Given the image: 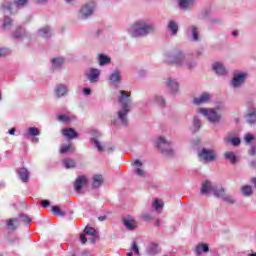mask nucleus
Here are the masks:
<instances>
[{
  "mask_svg": "<svg viewBox=\"0 0 256 256\" xmlns=\"http://www.w3.org/2000/svg\"><path fill=\"white\" fill-rule=\"evenodd\" d=\"M118 102L120 103L121 109L117 112V118L124 127H127L129 125V118L127 116L131 113V107L133 106L131 93L121 90Z\"/></svg>",
  "mask_w": 256,
  "mask_h": 256,
  "instance_id": "obj_2",
  "label": "nucleus"
},
{
  "mask_svg": "<svg viewBox=\"0 0 256 256\" xmlns=\"http://www.w3.org/2000/svg\"><path fill=\"white\" fill-rule=\"evenodd\" d=\"M106 149H107L108 153H111V151H113L114 147L112 146V147L106 148Z\"/></svg>",
  "mask_w": 256,
  "mask_h": 256,
  "instance_id": "obj_62",
  "label": "nucleus"
},
{
  "mask_svg": "<svg viewBox=\"0 0 256 256\" xmlns=\"http://www.w3.org/2000/svg\"><path fill=\"white\" fill-rule=\"evenodd\" d=\"M241 190L243 195H245L246 197L253 195V189L251 188V186H243Z\"/></svg>",
  "mask_w": 256,
  "mask_h": 256,
  "instance_id": "obj_41",
  "label": "nucleus"
},
{
  "mask_svg": "<svg viewBox=\"0 0 256 256\" xmlns=\"http://www.w3.org/2000/svg\"><path fill=\"white\" fill-rule=\"evenodd\" d=\"M155 103H157V105H160V107H165V99L163 98V96H156Z\"/></svg>",
  "mask_w": 256,
  "mask_h": 256,
  "instance_id": "obj_48",
  "label": "nucleus"
},
{
  "mask_svg": "<svg viewBox=\"0 0 256 256\" xmlns=\"http://www.w3.org/2000/svg\"><path fill=\"white\" fill-rule=\"evenodd\" d=\"M80 241L83 245H85V243H87V237L85 236V234L80 235Z\"/></svg>",
  "mask_w": 256,
  "mask_h": 256,
  "instance_id": "obj_55",
  "label": "nucleus"
},
{
  "mask_svg": "<svg viewBox=\"0 0 256 256\" xmlns=\"http://www.w3.org/2000/svg\"><path fill=\"white\" fill-rule=\"evenodd\" d=\"M27 5V0H16L14 3L11 2H4L2 4V11L5 13L9 11L12 15L20 8Z\"/></svg>",
  "mask_w": 256,
  "mask_h": 256,
  "instance_id": "obj_7",
  "label": "nucleus"
},
{
  "mask_svg": "<svg viewBox=\"0 0 256 256\" xmlns=\"http://www.w3.org/2000/svg\"><path fill=\"white\" fill-rule=\"evenodd\" d=\"M109 80L113 85H116V83H121V71L115 70L110 76Z\"/></svg>",
  "mask_w": 256,
  "mask_h": 256,
  "instance_id": "obj_20",
  "label": "nucleus"
},
{
  "mask_svg": "<svg viewBox=\"0 0 256 256\" xmlns=\"http://www.w3.org/2000/svg\"><path fill=\"white\" fill-rule=\"evenodd\" d=\"M123 224L128 229V231H135L137 229V221L133 217L127 216L123 219Z\"/></svg>",
  "mask_w": 256,
  "mask_h": 256,
  "instance_id": "obj_13",
  "label": "nucleus"
},
{
  "mask_svg": "<svg viewBox=\"0 0 256 256\" xmlns=\"http://www.w3.org/2000/svg\"><path fill=\"white\" fill-rule=\"evenodd\" d=\"M224 158L226 161H229L232 165H235L237 163V155H235V152H225Z\"/></svg>",
  "mask_w": 256,
  "mask_h": 256,
  "instance_id": "obj_28",
  "label": "nucleus"
},
{
  "mask_svg": "<svg viewBox=\"0 0 256 256\" xmlns=\"http://www.w3.org/2000/svg\"><path fill=\"white\" fill-rule=\"evenodd\" d=\"M58 121H61L62 123H69L71 121V118L65 114L57 116Z\"/></svg>",
  "mask_w": 256,
  "mask_h": 256,
  "instance_id": "obj_47",
  "label": "nucleus"
},
{
  "mask_svg": "<svg viewBox=\"0 0 256 256\" xmlns=\"http://www.w3.org/2000/svg\"><path fill=\"white\" fill-rule=\"evenodd\" d=\"M2 27L5 31H7V29H11L13 27V20H11V18L5 16Z\"/></svg>",
  "mask_w": 256,
  "mask_h": 256,
  "instance_id": "obj_34",
  "label": "nucleus"
},
{
  "mask_svg": "<svg viewBox=\"0 0 256 256\" xmlns=\"http://www.w3.org/2000/svg\"><path fill=\"white\" fill-rule=\"evenodd\" d=\"M91 141H92V144H94V147L98 149V151H103V146H101V143L99 142V140L93 138Z\"/></svg>",
  "mask_w": 256,
  "mask_h": 256,
  "instance_id": "obj_50",
  "label": "nucleus"
},
{
  "mask_svg": "<svg viewBox=\"0 0 256 256\" xmlns=\"http://www.w3.org/2000/svg\"><path fill=\"white\" fill-rule=\"evenodd\" d=\"M69 151H75V148H73L71 145L63 144L60 149V153L63 155L65 153H69Z\"/></svg>",
  "mask_w": 256,
  "mask_h": 256,
  "instance_id": "obj_40",
  "label": "nucleus"
},
{
  "mask_svg": "<svg viewBox=\"0 0 256 256\" xmlns=\"http://www.w3.org/2000/svg\"><path fill=\"white\" fill-rule=\"evenodd\" d=\"M25 35V29L23 28H17V30L14 32L13 37L15 39H21Z\"/></svg>",
  "mask_w": 256,
  "mask_h": 256,
  "instance_id": "obj_42",
  "label": "nucleus"
},
{
  "mask_svg": "<svg viewBox=\"0 0 256 256\" xmlns=\"http://www.w3.org/2000/svg\"><path fill=\"white\" fill-rule=\"evenodd\" d=\"M131 250L134 251L136 255H139V246H137V242H132Z\"/></svg>",
  "mask_w": 256,
  "mask_h": 256,
  "instance_id": "obj_51",
  "label": "nucleus"
},
{
  "mask_svg": "<svg viewBox=\"0 0 256 256\" xmlns=\"http://www.w3.org/2000/svg\"><path fill=\"white\" fill-rule=\"evenodd\" d=\"M225 143H232L234 147H237L241 144V140L239 138H225Z\"/></svg>",
  "mask_w": 256,
  "mask_h": 256,
  "instance_id": "obj_43",
  "label": "nucleus"
},
{
  "mask_svg": "<svg viewBox=\"0 0 256 256\" xmlns=\"http://www.w3.org/2000/svg\"><path fill=\"white\" fill-rule=\"evenodd\" d=\"M157 148L163 155H168L171 157V155H174L175 151H173V148L171 147V142L167 141L164 137H159L156 142Z\"/></svg>",
  "mask_w": 256,
  "mask_h": 256,
  "instance_id": "obj_5",
  "label": "nucleus"
},
{
  "mask_svg": "<svg viewBox=\"0 0 256 256\" xmlns=\"http://www.w3.org/2000/svg\"><path fill=\"white\" fill-rule=\"evenodd\" d=\"M198 157L201 161H204V163H212L217 159V151L214 149L203 148L198 152Z\"/></svg>",
  "mask_w": 256,
  "mask_h": 256,
  "instance_id": "obj_6",
  "label": "nucleus"
},
{
  "mask_svg": "<svg viewBox=\"0 0 256 256\" xmlns=\"http://www.w3.org/2000/svg\"><path fill=\"white\" fill-rule=\"evenodd\" d=\"M95 11V2H90L85 4L81 10L79 11V19H87V17H91Z\"/></svg>",
  "mask_w": 256,
  "mask_h": 256,
  "instance_id": "obj_8",
  "label": "nucleus"
},
{
  "mask_svg": "<svg viewBox=\"0 0 256 256\" xmlns=\"http://www.w3.org/2000/svg\"><path fill=\"white\" fill-rule=\"evenodd\" d=\"M255 138L253 137V135H251V134H247L246 136H245V141H246V143H251V141H253Z\"/></svg>",
  "mask_w": 256,
  "mask_h": 256,
  "instance_id": "obj_53",
  "label": "nucleus"
},
{
  "mask_svg": "<svg viewBox=\"0 0 256 256\" xmlns=\"http://www.w3.org/2000/svg\"><path fill=\"white\" fill-rule=\"evenodd\" d=\"M100 185H103V176L96 174L92 177V188L98 189Z\"/></svg>",
  "mask_w": 256,
  "mask_h": 256,
  "instance_id": "obj_21",
  "label": "nucleus"
},
{
  "mask_svg": "<svg viewBox=\"0 0 256 256\" xmlns=\"http://www.w3.org/2000/svg\"><path fill=\"white\" fill-rule=\"evenodd\" d=\"M9 135H15V128H12L8 131Z\"/></svg>",
  "mask_w": 256,
  "mask_h": 256,
  "instance_id": "obj_58",
  "label": "nucleus"
},
{
  "mask_svg": "<svg viewBox=\"0 0 256 256\" xmlns=\"http://www.w3.org/2000/svg\"><path fill=\"white\" fill-rule=\"evenodd\" d=\"M87 185V177L85 176H80L76 179L74 183V189L76 193H81V189Z\"/></svg>",
  "mask_w": 256,
  "mask_h": 256,
  "instance_id": "obj_15",
  "label": "nucleus"
},
{
  "mask_svg": "<svg viewBox=\"0 0 256 256\" xmlns=\"http://www.w3.org/2000/svg\"><path fill=\"white\" fill-rule=\"evenodd\" d=\"M56 97H65L67 95V86L60 84L55 89Z\"/></svg>",
  "mask_w": 256,
  "mask_h": 256,
  "instance_id": "obj_24",
  "label": "nucleus"
},
{
  "mask_svg": "<svg viewBox=\"0 0 256 256\" xmlns=\"http://www.w3.org/2000/svg\"><path fill=\"white\" fill-rule=\"evenodd\" d=\"M38 35L39 37H43L44 39H49V37H51L52 35L51 28L49 26L41 28L40 30H38Z\"/></svg>",
  "mask_w": 256,
  "mask_h": 256,
  "instance_id": "obj_23",
  "label": "nucleus"
},
{
  "mask_svg": "<svg viewBox=\"0 0 256 256\" xmlns=\"http://www.w3.org/2000/svg\"><path fill=\"white\" fill-rule=\"evenodd\" d=\"M7 55H11V50L8 48H0V57H7Z\"/></svg>",
  "mask_w": 256,
  "mask_h": 256,
  "instance_id": "obj_49",
  "label": "nucleus"
},
{
  "mask_svg": "<svg viewBox=\"0 0 256 256\" xmlns=\"http://www.w3.org/2000/svg\"><path fill=\"white\" fill-rule=\"evenodd\" d=\"M245 117H246V120L248 123L253 124V123H256V109L255 107H250L246 114H245Z\"/></svg>",
  "mask_w": 256,
  "mask_h": 256,
  "instance_id": "obj_16",
  "label": "nucleus"
},
{
  "mask_svg": "<svg viewBox=\"0 0 256 256\" xmlns=\"http://www.w3.org/2000/svg\"><path fill=\"white\" fill-rule=\"evenodd\" d=\"M195 0H179L180 9H191Z\"/></svg>",
  "mask_w": 256,
  "mask_h": 256,
  "instance_id": "obj_30",
  "label": "nucleus"
},
{
  "mask_svg": "<svg viewBox=\"0 0 256 256\" xmlns=\"http://www.w3.org/2000/svg\"><path fill=\"white\" fill-rule=\"evenodd\" d=\"M98 219H99V221H106L107 220V216H100Z\"/></svg>",
  "mask_w": 256,
  "mask_h": 256,
  "instance_id": "obj_60",
  "label": "nucleus"
},
{
  "mask_svg": "<svg viewBox=\"0 0 256 256\" xmlns=\"http://www.w3.org/2000/svg\"><path fill=\"white\" fill-rule=\"evenodd\" d=\"M153 31H155V25L145 20L135 22L128 29V33L131 37H145L149 35V33H153Z\"/></svg>",
  "mask_w": 256,
  "mask_h": 256,
  "instance_id": "obj_3",
  "label": "nucleus"
},
{
  "mask_svg": "<svg viewBox=\"0 0 256 256\" xmlns=\"http://www.w3.org/2000/svg\"><path fill=\"white\" fill-rule=\"evenodd\" d=\"M161 250L159 249V245L156 243H151L148 247V253L150 255H157Z\"/></svg>",
  "mask_w": 256,
  "mask_h": 256,
  "instance_id": "obj_33",
  "label": "nucleus"
},
{
  "mask_svg": "<svg viewBox=\"0 0 256 256\" xmlns=\"http://www.w3.org/2000/svg\"><path fill=\"white\" fill-rule=\"evenodd\" d=\"M213 96L209 92H204L200 96L195 97L193 99L194 105H205V103H209Z\"/></svg>",
  "mask_w": 256,
  "mask_h": 256,
  "instance_id": "obj_11",
  "label": "nucleus"
},
{
  "mask_svg": "<svg viewBox=\"0 0 256 256\" xmlns=\"http://www.w3.org/2000/svg\"><path fill=\"white\" fill-rule=\"evenodd\" d=\"M219 109H225V106L216 107V108H203L200 107L196 110V113L199 115H202L209 121V123H213L214 125H217L218 123H221V120L223 119V114L219 112Z\"/></svg>",
  "mask_w": 256,
  "mask_h": 256,
  "instance_id": "obj_4",
  "label": "nucleus"
},
{
  "mask_svg": "<svg viewBox=\"0 0 256 256\" xmlns=\"http://www.w3.org/2000/svg\"><path fill=\"white\" fill-rule=\"evenodd\" d=\"M168 29L171 31L172 35H177V31H179V26L176 21L170 20L168 23Z\"/></svg>",
  "mask_w": 256,
  "mask_h": 256,
  "instance_id": "obj_32",
  "label": "nucleus"
},
{
  "mask_svg": "<svg viewBox=\"0 0 256 256\" xmlns=\"http://www.w3.org/2000/svg\"><path fill=\"white\" fill-rule=\"evenodd\" d=\"M27 135H30L31 137H37V135H39V128L37 127L28 128Z\"/></svg>",
  "mask_w": 256,
  "mask_h": 256,
  "instance_id": "obj_44",
  "label": "nucleus"
},
{
  "mask_svg": "<svg viewBox=\"0 0 256 256\" xmlns=\"http://www.w3.org/2000/svg\"><path fill=\"white\" fill-rule=\"evenodd\" d=\"M65 63V59L63 58H54L52 59V67L54 69H58V67H61Z\"/></svg>",
  "mask_w": 256,
  "mask_h": 256,
  "instance_id": "obj_36",
  "label": "nucleus"
},
{
  "mask_svg": "<svg viewBox=\"0 0 256 256\" xmlns=\"http://www.w3.org/2000/svg\"><path fill=\"white\" fill-rule=\"evenodd\" d=\"M222 200L225 201V203H229V205H233L235 203V200L233 199V197L227 194H224L222 196Z\"/></svg>",
  "mask_w": 256,
  "mask_h": 256,
  "instance_id": "obj_46",
  "label": "nucleus"
},
{
  "mask_svg": "<svg viewBox=\"0 0 256 256\" xmlns=\"http://www.w3.org/2000/svg\"><path fill=\"white\" fill-rule=\"evenodd\" d=\"M49 205H51V202H49V200H42V207H44V209H47Z\"/></svg>",
  "mask_w": 256,
  "mask_h": 256,
  "instance_id": "obj_54",
  "label": "nucleus"
},
{
  "mask_svg": "<svg viewBox=\"0 0 256 256\" xmlns=\"http://www.w3.org/2000/svg\"><path fill=\"white\" fill-rule=\"evenodd\" d=\"M164 205L163 200L159 198H156L152 203V207L157 211V213H161V209H163Z\"/></svg>",
  "mask_w": 256,
  "mask_h": 256,
  "instance_id": "obj_27",
  "label": "nucleus"
},
{
  "mask_svg": "<svg viewBox=\"0 0 256 256\" xmlns=\"http://www.w3.org/2000/svg\"><path fill=\"white\" fill-rule=\"evenodd\" d=\"M167 87H169L172 93H177L179 91V83H177L175 80L169 79L167 81Z\"/></svg>",
  "mask_w": 256,
  "mask_h": 256,
  "instance_id": "obj_29",
  "label": "nucleus"
},
{
  "mask_svg": "<svg viewBox=\"0 0 256 256\" xmlns=\"http://www.w3.org/2000/svg\"><path fill=\"white\" fill-rule=\"evenodd\" d=\"M132 165L134 166V173L137 177H147V172H145V168L143 167V162H141V160H135L132 162Z\"/></svg>",
  "mask_w": 256,
  "mask_h": 256,
  "instance_id": "obj_10",
  "label": "nucleus"
},
{
  "mask_svg": "<svg viewBox=\"0 0 256 256\" xmlns=\"http://www.w3.org/2000/svg\"><path fill=\"white\" fill-rule=\"evenodd\" d=\"M84 233L85 235H90L92 243H95V239L99 237V235L97 234V230H95V228L93 227H86Z\"/></svg>",
  "mask_w": 256,
  "mask_h": 256,
  "instance_id": "obj_19",
  "label": "nucleus"
},
{
  "mask_svg": "<svg viewBox=\"0 0 256 256\" xmlns=\"http://www.w3.org/2000/svg\"><path fill=\"white\" fill-rule=\"evenodd\" d=\"M213 70L217 75H227V70L225 69L223 63L215 62L213 64Z\"/></svg>",
  "mask_w": 256,
  "mask_h": 256,
  "instance_id": "obj_18",
  "label": "nucleus"
},
{
  "mask_svg": "<svg viewBox=\"0 0 256 256\" xmlns=\"http://www.w3.org/2000/svg\"><path fill=\"white\" fill-rule=\"evenodd\" d=\"M98 61L99 65L103 67V65H109V63H111V58H109L107 55L99 54Z\"/></svg>",
  "mask_w": 256,
  "mask_h": 256,
  "instance_id": "obj_31",
  "label": "nucleus"
},
{
  "mask_svg": "<svg viewBox=\"0 0 256 256\" xmlns=\"http://www.w3.org/2000/svg\"><path fill=\"white\" fill-rule=\"evenodd\" d=\"M20 218L24 223H31V218H29L27 215H21Z\"/></svg>",
  "mask_w": 256,
  "mask_h": 256,
  "instance_id": "obj_52",
  "label": "nucleus"
},
{
  "mask_svg": "<svg viewBox=\"0 0 256 256\" xmlns=\"http://www.w3.org/2000/svg\"><path fill=\"white\" fill-rule=\"evenodd\" d=\"M196 255H201V253H209V245L205 243H200L196 246L195 250Z\"/></svg>",
  "mask_w": 256,
  "mask_h": 256,
  "instance_id": "obj_25",
  "label": "nucleus"
},
{
  "mask_svg": "<svg viewBox=\"0 0 256 256\" xmlns=\"http://www.w3.org/2000/svg\"><path fill=\"white\" fill-rule=\"evenodd\" d=\"M52 212L57 217H64V215H65V212L61 211V208H59V206H53L52 207Z\"/></svg>",
  "mask_w": 256,
  "mask_h": 256,
  "instance_id": "obj_45",
  "label": "nucleus"
},
{
  "mask_svg": "<svg viewBox=\"0 0 256 256\" xmlns=\"http://www.w3.org/2000/svg\"><path fill=\"white\" fill-rule=\"evenodd\" d=\"M164 57V61L168 64L176 65V67H182L183 69H193L197 65L195 60L181 50L167 52Z\"/></svg>",
  "mask_w": 256,
  "mask_h": 256,
  "instance_id": "obj_1",
  "label": "nucleus"
},
{
  "mask_svg": "<svg viewBox=\"0 0 256 256\" xmlns=\"http://www.w3.org/2000/svg\"><path fill=\"white\" fill-rule=\"evenodd\" d=\"M245 79H247V73L234 74V78L232 80V87H241L243 83H245Z\"/></svg>",
  "mask_w": 256,
  "mask_h": 256,
  "instance_id": "obj_12",
  "label": "nucleus"
},
{
  "mask_svg": "<svg viewBox=\"0 0 256 256\" xmlns=\"http://www.w3.org/2000/svg\"><path fill=\"white\" fill-rule=\"evenodd\" d=\"M214 197H219L220 199H222V197L225 195V189H223V187H219L217 188L216 186H214Z\"/></svg>",
  "mask_w": 256,
  "mask_h": 256,
  "instance_id": "obj_37",
  "label": "nucleus"
},
{
  "mask_svg": "<svg viewBox=\"0 0 256 256\" xmlns=\"http://www.w3.org/2000/svg\"><path fill=\"white\" fill-rule=\"evenodd\" d=\"M18 175L23 183H27V181H29V170L26 168H20L18 170Z\"/></svg>",
  "mask_w": 256,
  "mask_h": 256,
  "instance_id": "obj_26",
  "label": "nucleus"
},
{
  "mask_svg": "<svg viewBox=\"0 0 256 256\" xmlns=\"http://www.w3.org/2000/svg\"><path fill=\"white\" fill-rule=\"evenodd\" d=\"M214 189H215V186H213L211 181L206 180L202 183V186L200 188V193H202V195H209V193H212Z\"/></svg>",
  "mask_w": 256,
  "mask_h": 256,
  "instance_id": "obj_14",
  "label": "nucleus"
},
{
  "mask_svg": "<svg viewBox=\"0 0 256 256\" xmlns=\"http://www.w3.org/2000/svg\"><path fill=\"white\" fill-rule=\"evenodd\" d=\"M62 135L67 139H75L77 137V131L72 128H66L62 130Z\"/></svg>",
  "mask_w": 256,
  "mask_h": 256,
  "instance_id": "obj_22",
  "label": "nucleus"
},
{
  "mask_svg": "<svg viewBox=\"0 0 256 256\" xmlns=\"http://www.w3.org/2000/svg\"><path fill=\"white\" fill-rule=\"evenodd\" d=\"M63 165L66 169H75V160L66 158L63 160Z\"/></svg>",
  "mask_w": 256,
  "mask_h": 256,
  "instance_id": "obj_35",
  "label": "nucleus"
},
{
  "mask_svg": "<svg viewBox=\"0 0 256 256\" xmlns=\"http://www.w3.org/2000/svg\"><path fill=\"white\" fill-rule=\"evenodd\" d=\"M38 3H46L47 0H37Z\"/></svg>",
  "mask_w": 256,
  "mask_h": 256,
  "instance_id": "obj_63",
  "label": "nucleus"
},
{
  "mask_svg": "<svg viewBox=\"0 0 256 256\" xmlns=\"http://www.w3.org/2000/svg\"><path fill=\"white\" fill-rule=\"evenodd\" d=\"M190 31L193 37V41H199V28H197V26H191Z\"/></svg>",
  "mask_w": 256,
  "mask_h": 256,
  "instance_id": "obj_38",
  "label": "nucleus"
},
{
  "mask_svg": "<svg viewBox=\"0 0 256 256\" xmlns=\"http://www.w3.org/2000/svg\"><path fill=\"white\" fill-rule=\"evenodd\" d=\"M83 93H84V95H91V89L84 88Z\"/></svg>",
  "mask_w": 256,
  "mask_h": 256,
  "instance_id": "obj_57",
  "label": "nucleus"
},
{
  "mask_svg": "<svg viewBox=\"0 0 256 256\" xmlns=\"http://www.w3.org/2000/svg\"><path fill=\"white\" fill-rule=\"evenodd\" d=\"M199 129H201V120L199 119V117L194 116V119H193V131L196 132Z\"/></svg>",
  "mask_w": 256,
  "mask_h": 256,
  "instance_id": "obj_39",
  "label": "nucleus"
},
{
  "mask_svg": "<svg viewBox=\"0 0 256 256\" xmlns=\"http://www.w3.org/2000/svg\"><path fill=\"white\" fill-rule=\"evenodd\" d=\"M255 153H256V148H255V146H252L251 147V149L249 150V155H255Z\"/></svg>",
  "mask_w": 256,
  "mask_h": 256,
  "instance_id": "obj_56",
  "label": "nucleus"
},
{
  "mask_svg": "<svg viewBox=\"0 0 256 256\" xmlns=\"http://www.w3.org/2000/svg\"><path fill=\"white\" fill-rule=\"evenodd\" d=\"M239 35V32L237 30L232 31V36L237 37Z\"/></svg>",
  "mask_w": 256,
  "mask_h": 256,
  "instance_id": "obj_59",
  "label": "nucleus"
},
{
  "mask_svg": "<svg viewBox=\"0 0 256 256\" xmlns=\"http://www.w3.org/2000/svg\"><path fill=\"white\" fill-rule=\"evenodd\" d=\"M247 256H256V253L248 254Z\"/></svg>",
  "mask_w": 256,
  "mask_h": 256,
  "instance_id": "obj_64",
  "label": "nucleus"
},
{
  "mask_svg": "<svg viewBox=\"0 0 256 256\" xmlns=\"http://www.w3.org/2000/svg\"><path fill=\"white\" fill-rule=\"evenodd\" d=\"M19 227V219L10 218L6 221V229L7 231H15Z\"/></svg>",
  "mask_w": 256,
  "mask_h": 256,
  "instance_id": "obj_17",
  "label": "nucleus"
},
{
  "mask_svg": "<svg viewBox=\"0 0 256 256\" xmlns=\"http://www.w3.org/2000/svg\"><path fill=\"white\" fill-rule=\"evenodd\" d=\"M100 75H101V70L97 68H89L85 72V76L90 83H97V81H99Z\"/></svg>",
  "mask_w": 256,
  "mask_h": 256,
  "instance_id": "obj_9",
  "label": "nucleus"
},
{
  "mask_svg": "<svg viewBox=\"0 0 256 256\" xmlns=\"http://www.w3.org/2000/svg\"><path fill=\"white\" fill-rule=\"evenodd\" d=\"M155 225H156V227H161V220H156Z\"/></svg>",
  "mask_w": 256,
  "mask_h": 256,
  "instance_id": "obj_61",
  "label": "nucleus"
}]
</instances>
